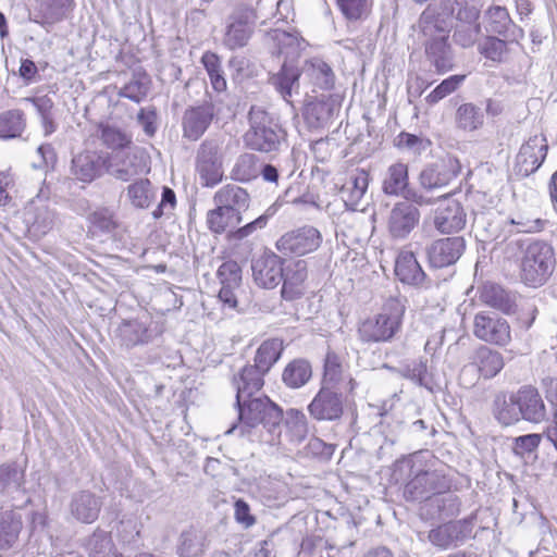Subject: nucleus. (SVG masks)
<instances>
[{
    "instance_id": "1",
    "label": "nucleus",
    "mask_w": 557,
    "mask_h": 557,
    "mask_svg": "<svg viewBox=\"0 0 557 557\" xmlns=\"http://www.w3.org/2000/svg\"><path fill=\"white\" fill-rule=\"evenodd\" d=\"M435 458L428 450L416 451L395 462V472L406 480L403 495L407 502H423L436 492L448 487L438 469H433Z\"/></svg>"
},
{
    "instance_id": "2",
    "label": "nucleus",
    "mask_w": 557,
    "mask_h": 557,
    "mask_svg": "<svg viewBox=\"0 0 557 557\" xmlns=\"http://www.w3.org/2000/svg\"><path fill=\"white\" fill-rule=\"evenodd\" d=\"M236 388V408L238 411V424H233L226 434L239 430L240 435L249 434L252 429L262 424L270 434H281L283 410L267 396L253 395L260 389H247L242 392L243 382L233 380Z\"/></svg>"
},
{
    "instance_id": "3",
    "label": "nucleus",
    "mask_w": 557,
    "mask_h": 557,
    "mask_svg": "<svg viewBox=\"0 0 557 557\" xmlns=\"http://www.w3.org/2000/svg\"><path fill=\"white\" fill-rule=\"evenodd\" d=\"M507 248L521 252L519 259V277L528 287L537 288L545 285L556 268L554 247L542 239L512 240Z\"/></svg>"
},
{
    "instance_id": "4",
    "label": "nucleus",
    "mask_w": 557,
    "mask_h": 557,
    "mask_svg": "<svg viewBox=\"0 0 557 557\" xmlns=\"http://www.w3.org/2000/svg\"><path fill=\"white\" fill-rule=\"evenodd\" d=\"M494 416L505 425H513L520 420L539 424L547 419V409L539 389L532 385H523L511 393L506 399L495 400Z\"/></svg>"
},
{
    "instance_id": "5",
    "label": "nucleus",
    "mask_w": 557,
    "mask_h": 557,
    "mask_svg": "<svg viewBox=\"0 0 557 557\" xmlns=\"http://www.w3.org/2000/svg\"><path fill=\"white\" fill-rule=\"evenodd\" d=\"M249 128L244 135L245 146L262 153H277L286 146V132L278 120L261 106H251Z\"/></svg>"
},
{
    "instance_id": "6",
    "label": "nucleus",
    "mask_w": 557,
    "mask_h": 557,
    "mask_svg": "<svg viewBox=\"0 0 557 557\" xmlns=\"http://www.w3.org/2000/svg\"><path fill=\"white\" fill-rule=\"evenodd\" d=\"M407 302V297L400 294L389 296L379 314L360 324L358 329L360 339L364 343H381L393 339L401 329Z\"/></svg>"
},
{
    "instance_id": "7",
    "label": "nucleus",
    "mask_w": 557,
    "mask_h": 557,
    "mask_svg": "<svg viewBox=\"0 0 557 557\" xmlns=\"http://www.w3.org/2000/svg\"><path fill=\"white\" fill-rule=\"evenodd\" d=\"M284 350L283 341L278 338H269L264 341L257 349L255 363L245 366L233 380L243 382V391L261 389L264 385L263 376L278 361Z\"/></svg>"
},
{
    "instance_id": "8",
    "label": "nucleus",
    "mask_w": 557,
    "mask_h": 557,
    "mask_svg": "<svg viewBox=\"0 0 557 557\" xmlns=\"http://www.w3.org/2000/svg\"><path fill=\"white\" fill-rule=\"evenodd\" d=\"M207 213V226L214 234H223L226 231H232V237L235 239H244L250 236L257 230L265 227L269 215L261 214L242 227H237L243 221L244 216L236 215L232 211L222 208L220 205Z\"/></svg>"
},
{
    "instance_id": "9",
    "label": "nucleus",
    "mask_w": 557,
    "mask_h": 557,
    "mask_svg": "<svg viewBox=\"0 0 557 557\" xmlns=\"http://www.w3.org/2000/svg\"><path fill=\"white\" fill-rule=\"evenodd\" d=\"M221 143L213 138L203 140L196 154V172L202 187L212 188L222 182Z\"/></svg>"
},
{
    "instance_id": "10",
    "label": "nucleus",
    "mask_w": 557,
    "mask_h": 557,
    "mask_svg": "<svg viewBox=\"0 0 557 557\" xmlns=\"http://www.w3.org/2000/svg\"><path fill=\"white\" fill-rule=\"evenodd\" d=\"M256 24L252 9L239 5L228 16L223 36V45L235 50L245 47L251 38Z\"/></svg>"
},
{
    "instance_id": "11",
    "label": "nucleus",
    "mask_w": 557,
    "mask_h": 557,
    "mask_svg": "<svg viewBox=\"0 0 557 557\" xmlns=\"http://www.w3.org/2000/svg\"><path fill=\"white\" fill-rule=\"evenodd\" d=\"M382 191L387 196L404 197L420 206L431 205L430 198L409 187L408 166L403 162L391 164L383 174Z\"/></svg>"
},
{
    "instance_id": "12",
    "label": "nucleus",
    "mask_w": 557,
    "mask_h": 557,
    "mask_svg": "<svg viewBox=\"0 0 557 557\" xmlns=\"http://www.w3.org/2000/svg\"><path fill=\"white\" fill-rule=\"evenodd\" d=\"M322 244V234L312 225H304L283 234L276 242L284 256H305L315 251Z\"/></svg>"
},
{
    "instance_id": "13",
    "label": "nucleus",
    "mask_w": 557,
    "mask_h": 557,
    "mask_svg": "<svg viewBox=\"0 0 557 557\" xmlns=\"http://www.w3.org/2000/svg\"><path fill=\"white\" fill-rule=\"evenodd\" d=\"M311 419L318 422H338L344 414V395L331 386L321 385L307 406Z\"/></svg>"
},
{
    "instance_id": "14",
    "label": "nucleus",
    "mask_w": 557,
    "mask_h": 557,
    "mask_svg": "<svg viewBox=\"0 0 557 557\" xmlns=\"http://www.w3.org/2000/svg\"><path fill=\"white\" fill-rule=\"evenodd\" d=\"M109 152L84 150L73 156L71 176L81 183L90 184L107 174Z\"/></svg>"
},
{
    "instance_id": "15",
    "label": "nucleus",
    "mask_w": 557,
    "mask_h": 557,
    "mask_svg": "<svg viewBox=\"0 0 557 557\" xmlns=\"http://www.w3.org/2000/svg\"><path fill=\"white\" fill-rule=\"evenodd\" d=\"M419 206L411 200L404 199L392 207L387 216V231L393 239H406L419 225L421 218Z\"/></svg>"
},
{
    "instance_id": "16",
    "label": "nucleus",
    "mask_w": 557,
    "mask_h": 557,
    "mask_svg": "<svg viewBox=\"0 0 557 557\" xmlns=\"http://www.w3.org/2000/svg\"><path fill=\"white\" fill-rule=\"evenodd\" d=\"M473 334L483 342L498 346H506L511 341L508 321L495 312L476 313L473 320Z\"/></svg>"
},
{
    "instance_id": "17",
    "label": "nucleus",
    "mask_w": 557,
    "mask_h": 557,
    "mask_svg": "<svg viewBox=\"0 0 557 557\" xmlns=\"http://www.w3.org/2000/svg\"><path fill=\"white\" fill-rule=\"evenodd\" d=\"M473 520V517H469L443 523L429 531L428 540L441 549L457 547L471 536Z\"/></svg>"
},
{
    "instance_id": "18",
    "label": "nucleus",
    "mask_w": 557,
    "mask_h": 557,
    "mask_svg": "<svg viewBox=\"0 0 557 557\" xmlns=\"http://www.w3.org/2000/svg\"><path fill=\"white\" fill-rule=\"evenodd\" d=\"M461 171L457 158L447 156L434 163L426 165L419 175L420 186L429 191L447 186Z\"/></svg>"
},
{
    "instance_id": "19",
    "label": "nucleus",
    "mask_w": 557,
    "mask_h": 557,
    "mask_svg": "<svg viewBox=\"0 0 557 557\" xmlns=\"http://www.w3.org/2000/svg\"><path fill=\"white\" fill-rule=\"evenodd\" d=\"M215 114L211 100L188 107L182 116L183 137L191 141L198 140L207 132Z\"/></svg>"
},
{
    "instance_id": "20",
    "label": "nucleus",
    "mask_w": 557,
    "mask_h": 557,
    "mask_svg": "<svg viewBox=\"0 0 557 557\" xmlns=\"http://www.w3.org/2000/svg\"><path fill=\"white\" fill-rule=\"evenodd\" d=\"M465 249L466 240L463 237H444L431 242L425 247V255L431 268L442 269L455 264Z\"/></svg>"
},
{
    "instance_id": "21",
    "label": "nucleus",
    "mask_w": 557,
    "mask_h": 557,
    "mask_svg": "<svg viewBox=\"0 0 557 557\" xmlns=\"http://www.w3.org/2000/svg\"><path fill=\"white\" fill-rule=\"evenodd\" d=\"M394 273L400 283L417 289H429L433 285V281L424 272L411 250H401L397 255Z\"/></svg>"
},
{
    "instance_id": "22",
    "label": "nucleus",
    "mask_w": 557,
    "mask_h": 557,
    "mask_svg": "<svg viewBox=\"0 0 557 557\" xmlns=\"http://www.w3.org/2000/svg\"><path fill=\"white\" fill-rule=\"evenodd\" d=\"M251 271L253 281L258 286L274 288L283 280V260L272 251H264L251 261Z\"/></svg>"
},
{
    "instance_id": "23",
    "label": "nucleus",
    "mask_w": 557,
    "mask_h": 557,
    "mask_svg": "<svg viewBox=\"0 0 557 557\" xmlns=\"http://www.w3.org/2000/svg\"><path fill=\"white\" fill-rule=\"evenodd\" d=\"M548 152L547 138L544 134L531 136L517 154L519 173L529 176L536 172L546 159Z\"/></svg>"
},
{
    "instance_id": "24",
    "label": "nucleus",
    "mask_w": 557,
    "mask_h": 557,
    "mask_svg": "<svg viewBox=\"0 0 557 557\" xmlns=\"http://www.w3.org/2000/svg\"><path fill=\"white\" fill-rule=\"evenodd\" d=\"M107 173L122 182H128L145 170L144 158L136 152L109 153Z\"/></svg>"
},
{
    "instance_id": "25",
    "label": "nucleus",
    "mask_w": 557,
    "mask_h": 557,
    "mask_svg": "<svg viewBox=\"0 0 557 557\" xmlns=\"http://www.w3.org/2000/svg\"><path fill=\"white\" fill-rule=\"evenodd\" d=\"M75 0H35V23L50 27L67 18L74 10Z\"/></svg>"
},
{
    "instance_id": "26",
    "label": "nucleus",
    "mask_w": 557,
    "mask_h": 557,
    "mask_svg": "<svg viewBox=\"0 0 557 557\" xmlns=\"http://www.w3.org/2000/svg\"><path fill=\"white\" fill-rule=\"evenodd\" d=\"M423 45L425 59L436 73L444 74L454 67V57L448 44V35L424 39Z\"/></svg>"
},
{
    "instance_id": "27",
    "label": "nucleus",
    "mask_w": 557,
    "mask_h": 557,
    "mask_svg": "<svg viewBox=\"0 0 557 557\" xmlns=\"http://www.w3.org/2000/svg\"><path fill=\"white\" fill-rule=\"evenodd\" d=\"M24 222L29 232L37 236L46 235L55 223V212L41 199L33 200L24 211Z\"/></svg>"
},
{
    "instance_id": "28",
    "label": "nucleus",
    "mask_w": 557,
    "mask_h": 557,
    "mask_svg": "<svg viewBox=\"0 0 557 557\" xmlns=\"http://www.w3.org/2000/svg\"><path fill=\"white\" fill-rule=\"evenodd\" d=\"M460 499L455 494L436 492L426 503H422L420 515L423 519H446L458 515Z\"/></svg>"
},
{
    "instance_id": "29",
    "label": "nucleus",
    "mask_w": 557,
    "mask_h": 557,
    "mask_svg": "<svg viewBox=\"0 0 557 557\" xmlns=\"http://www.w3.org/2000/svg\"><path fill=\"white\" fill-rule=\"evenodd\" d=\"M308 276V263L299 259L290 262L284 268L282 297L285 300H295L300 298L305 292V281Z\"/></svg>"
},
{
    "instance_id": "30",
    "label": "nucleus",
    "mask_w": 557,
    "mask_h": 557,
    "mask_svg": "<svg viewBox=\"0 0 557 557\" xmlns=\"http://www.w3.org/2000/svg\"><path fill=\"white\" fill-rule=\"evenodd\" d=\"M370 183V174L364 169H355L349 172L346 182L341 188V197L350 210H356L364 195Z\"/></svg>"
},
{
    "instance_id": "31",
    "label": "nucleus",
    "mask_w": 557,
    "mask_h": 557,
    "mask_svg": "<svg viewBox=\"0 0 557 557\" xmlns=\"http://www.w3.org/2000/svg\"><path fill=\"white\" fill-rule=\"evenodd\" d=\"M433 223L441 233L458 232L466 225V212L460 202L448 200L436 209Z\"/></svg>"
},
{
    "instance_id": "32",
    "label": "nucleus",
    "mask_w": 557,
    "mask_h": 557,
    "mask_svg": "<svg viewBox=\"0 0 557 557\" xmlns=\"http://www.w3.org/2000/svg\"><path fill=\"white\" fill-rule=\"evenodd\" d=\"M210 541L206 530L189 527L182 531L176 543L178 557H203L209 548Z\"/></svg>"
},
{
    "instance_id": "33",
    "label": "nucleus",
    "mask_w": 557,
    "mask_h": 557,
    "mask_svg": "<svg viewBox=\"0 0 557 557\" xmlns=\"http://www.w3.org/2000/svg\"><path fill=\"white\" fill-rule=\"evenodd\" d=\"M451 21L444 14V9L438 12L437 7L428 5L421 13L417 28L425 38L431 39L441 35H448Z\"/></svg>"
},
{
    "instance_id": "34",
    "label": "nucleus",
    "mask_w": 557,
    "mask_h": 557,
    "mask_svg": "<svg viewBox=\"0 0 557 557\" xmlns=\"http://www.w3.org/2000/svg\"><path fill=\"white\" fill-rule=\"evenodd\" d=\"M102 502L100 497L89 491H81L73 494L70 510L76 520L83 523H92L97 520Z\"/></svg>"
},
{
    "instance_id": "35",
    "label": "nucleus",
    "mask_w": 557,
    "mask_h": 557,
    "mask_svg": "<svg viewBox=\"0 0 557 557\" xmlns=\"http://www.w3.org/2000/svg\"><path fill=\"white\" fill-rule=\"evenodd\" d=\"M336 111H338L336 102L323 97L306 104L304 117L309 128L319 129L332 122Z\"/></svg>"
},
{
    "instance_id": "36",
    "label": "nucleus",
    "mask_w": 557,
    "mask_h": 557,
    "mask_svg": "<svg viewBox=\"0 0 557 557\" xmlns=\"http://www.w3.org/2000/svg\"><path fill=\"white\" fill-rule=\"evenodd\" d=\"M213 202L232 211L236 215L243 216L249 209L250 196L243 187L235 184H227L214 194Z\"/></svg>"
},
{
    "instance_id": "37",
    "label": "nucleus",
    "mask_w": 557,
    "mask_h": 557,
    "mask_svg": "<svg viewBox=\"0 0 557 557\" xmlns=\"http://www.w3.org/2000/svg\"><path fill=\"white\" fill-rule=\"evenodd\" d=\"M481 300L506 314L516 312L517 295L496 283H485L480 293Z\"/></svg>"
},
{
    "instance_id": "38",
    "label": "nucleus",
    "mask_w": 557,
    "mask_h": 557,
    "mask_svg": "<svg viewBox=\"0 0 557 557\" xmlns=\"http://www.w3.org/2000/svg\"><path fill=\"white\" fill-rule=\"evenodd\" d=\"M300 71L293 64L283 63L280 71L270 77V84L287 102H293V97L299 94Z\"/></svg>"
},
{
    "instance_id": "39",
    "label": "nucleus",
    "mask_w": 557,
    "mask_h": 557,
    "mask_svg": "<svg viewBox=\"0 0 557 557\" xmlns=\"http://www.w3.org/2000/svg\"><path fill=\"white\" fill-rule=\"evenodd\" d=\"M471 366L475 367L484 379H492L502 371L505 362L499 351L487 346H481L475 350Z\"/></svg>"
},
{
    "instance_id": "40",
    "label": "nucleus",
    "mask_w": 557,
    "mask_h": 557,
    "mask_svg": "<svg viewBox=\"0 0 557 557\" xmlns=\"http://www.w3.org/2000/svg\"><path fill=\"white\" fill-rule=\"evenodd\" d=\"M312 377V367L309 360L296 358L289 361L282 372L283 384L290 389L304 387Z\"/></svg>"
},
{
    "instance_id": "41",
    "label": "nucleus",
    "mask_w": 557,
    "mask_h": 557,
    "mask_svg": "<svg viewBox=\"0 0 557 557\" xmlns=\"http://www.w3.org/2000/svg\"><path fill=\"white\" fill-rule=\"evenodd\" d=\"M304 74L310 83L322 90H330L335 84V74L330 64L320 58H313L305 63Z\"/></svg>"
},
{
    "instance_id": "42",
    "label": "nucleus",
    "mask_w": 557,
    "mask_h": 557,
    "mask_svg": "<svg viewBox=\"0 0 557 557\" xmlns=\"http://www.w3.org/2000/svg\"><path fill=\"white\" fill-rule=\"evenodd\" d=\"M440 8L450 21L455 17L468 24L475 22L480 14L479 0H442Z\"/></svg>"
},
{
    "instance_id": "43",
    "label": "nucleus",
    "mask_w": 557,
    "mask_h": 557,
    "mask_svg": "<svg viewBox=\"0 0 557 557\" xmlns=\"http://www.w3.org/2000/svg\"><path fill=\"white\" fill-rule=\"evenodd\" d=\"M485 114L482 108L473 102L460 104L455 113V124L463 132H475L483 127Z\"/></svg>"
},
{
    "instance_id": "44",
    "label": "nucleus",
    "mask_w": 557,
    "mask_h": 557,
    "mask_svg": "<svg viewBox=\"0 0 557 557\" xmlns=\"http://www.w3.org/2000/svg\"><path fill=\"white\" fill-rule=\"evenodd\" d=\"M285 436L293 444L302 443L310 433L307 416L299 409L290 408L286 411Z\"/></svg>"
},
{
    "instance_id": "45",
    "label": "nucleus",
    "mask_w": 557,
    "mask_h": 557,
    "mask_svg": "<svg viewBox=\"0 0 557 557\" xmlns=\"http://www.w3.org/2000/svg\"><path fill=\"white\" fill-rule=\"evenodd\" d=\"M120 344L126 348L150 342L147 326L138 320L123 321L116 330Z\"/></svg>"
},
{
    "instance_id": "46",
    "label": "nucleus",
    "mask_w": 557,
    "mask_h": 557,
    "mask_svg": "<svg viewBox=\"0 0 557 557\" xmlns=\"http://www.w3.org/2000/svg\"><path fill=\"white\" fill-rule=\"evenodd\" d=\"M25 483V471L16 462L0 465V494L12 495L20 492Z\"/></svg>"
},
{
    "instance_id": "47",
    "label": "nucleus",
    "mask_w": 557,
    "mask_h": 557,
    "mask_svg": "<svg viewBox=\"0 0 557 557\" xmlns=\"http://www.w3.org/2000/svg\"><path fill=\"white\" fill-rule=\"evenodd\" d=\"M127 198L137 209H147L157 198V189L148 178H139L127 187Z\"/></svg>"
},
{
    "instance_id": "48",
    "label": "nucleus",
    "mask_w": 557,
    "mask_h": 557,
    "mask_svg": "<svg viewBox=\"0 0 557 557\" xmlns=\"http://www.w3.org/2000/svg\"><path fill=\"white\" fill-rule=\"evenodd\" d=\"M22 529L21 517L12 510L0 513V549H9Z\"/></svg>"
},
{
    "instance_id": "49",
    "label": "nucleus",
    "mask_w": 557,
    "mask_h": 557,
    "mask_svg": "<svg viewBox=\"0 0 557 557\" xmlns=\"http://www.w3.org/2000/svg\"><path fill=\"white\" fill-rule=\"evenodd\" d=\"M542 435L531 433L512 438L511 450L524 463H532L537 459V449Z\"/></svg>"
},
{
    "instance_id": "50",
    "label": "nucleus",
    "mask_w": 557,
    "mask_h": 557,
    "mask_svg": "<svg viewBox=\"0 0 557 557\" xmlns=\"http://www.w3.org/2000/svg\"><path fill=\"white\" fill-rule=\"evenodd\" d=\"M25 126V114L22 110L12 109L0 113V138L12 139L20 137Z\"/></svg>"
},
{
    "instance_id": "51",
    "label": "nucleus",
    "mask_w": 557,
    "mask_h": 557,
    "mask_svg": "<svg viewBox=\"0 0 557 557\" xmlns=\"http://www.w3.org/2000/svg\"><path fill=\"white\" fill-rule=\"evenodd\" d=\"M398 373L404 379L410 380L414 384L432 391L433 377L432 374H430L428 371L426 359L414 360L411 363L401 367L398 370Z\"/></svg>"
},
{
    "instance_id": "52",
    "label": "nucleus",
    "mask_w": 557,
    "mask_h": 557,
    "mask_svg": "<svg viewBox=\"0 0 557 557\" xmlns=\"http://www.w3.org/2000/svg\"><path fill=\"white\" fill-rule=\"evenodd\" d=\"M345 368L342 358L333 350H327L323 362L321 385L334 387L344 379Z\"/></svg>"
},
{
    "instance_id": "53",
    "label": "nucleus",
    "mask_w": 557,
    "mask_h": 557,
    "mask_svg": "<svg viewBox=\"0 0 557 557\" xmlns=\"http://www.w3.org/2000/svg\"><path fill=\"white\" fill-rule=\"evenodd\" d=\"M258 157L253 153L240 154L233 169L232 178L238 182H249L259 175V163Z\"/></svg>"
},
{
    "instance_id": "54",
    "label": "nucleus",
    "mask_w": 557,
    "mask_h": 557,
    "mask_svg": "<svg viewBox=\"0 0 557 557\" xmlns=\"http://www.w3.org/2000/svg\"><path fill=\"white\" fill-rule=\"evenodd\" d=\"M99 138L107 148L112 150H122L132 143L129 136L111 125H100Z\"/></svg>"
},
{
    "instance_id": "55",
    "label": "nucleus",
    "mask_w": 557,
    "mask_h": 557,
    "mask_svg": "<svg viewBox=\"0 0 557 557\" xmlns=\"http://www.w3.org/2000/svg\"><path fill=\"white\" fill-rule=\"evenodd\" d=\"M201 61L207 70L212 87L216 91H222L226 88V81L222 75L221 61L218 54L213 52L203 53Z\"/></svg>"
},
{
    "instance_id": "56",
    "label": "nucleus",
    "mask_w": 557,
    "mask_h": 557,
    "mask_svg": "<svg viewBox=\"0 0 557 557\" xmlns=\"http://www.w3.org/2000/svg\"><path fill=\"white\" fill-rule=\"evenodd\" d=\"M487 24L486 30L490 33H494L497 35H503L508 32V26H510L511 18L506 8L504 7H493L490 8L486 12Z\"/></svg>"
},
{
    "instance_id": "57",
    "label": "nucleus",
    "mask_w": 557,
    "mask_h": 557,
    "mask_svg": "<svg viewBox=\"0 0 557 557\" xmlns=\"http://www.w3.org/2000/svg\"><path fill=\"white\" fill-rule=\"evenodd\" d=\"M481 54L492 61L502 62L508 53L507 42L504 39L490 36L479 46Z\"/></svg>"
},
{
    "instance_id": "58",
    "label": "nucleus",
    "mask_w": 557,
    "mask_h": 557,
    "mask_svg": "<svg viewBox=\"0 0 557 557\" xmlns=\"http://www.w3.org/2000/svg\"><path fill=\"white\" fill-rule=\"evenodd\" d=\"M89 222L95 228L107 234L114 232L119 226L114 212L109 208H99L95 210L89 215Z\"/></svg>"
},
{
    "instance_id": "59",
    "label": "nucleus",
    "mask_w": 557,
    "mask_h": 557,
    "mask_svg": "<svg viewBox=\"0 0 557 557\" xmlns=\"http://www.w3.org/2000/svg\"><path fill=\"white\" fill-rule=\"evenodd\" d=\"M218 277L221 286L240 287L242 269L234 260L224 261L218 269Z\"/></svg>"
},
{
    "instance_id": "60",
    "label": "nucleus",
    "mask_w": 557,
    "mask_h": 557,
    "mask_svg": "<svg viewBox=\"0 0 557 557\" xmlns=\"http://www.w3.org/2000/svg\"><path fill=\"white\" fill-rule=\"evenodd\" d=\"M337 4L349 21L363 20L370 13V3L368 0H337Z\"/></svg>"
},
{
    "instance_id": "61",
    "label": "nucleus",
    "mask_w": 557,
    "mask_h": 557,
    "mask_svg": "<svg viewBox=\"0 0 557 557\" xmlns=\"http://www.w3.org/2000/svg\"><path fill=\"white\" fill-rule=\"evenodd\" d=\"M465 77V75H451L444 79L426 96V101L430 104L437 103L440 100L454 92L463 82Z\"/></svg>"
},
{
    "instance_id": "62",
    "label": "nucleus",
    "mask_w": 557,
    "mask_h": 557,
    "mask_svg": "<svg viewBox=\"0 0 557 557\" xmlns=\"http://www.w3.org/2000/svg\"><path fill=\"white\" fill-rule=\"evenodd\" d=\"M149 89L148 81L132 79L121 88L119 96L139 103L148 96Z\"/></svg>"
},
{
    "instance_id": "63",
    "label": "nucleus",
    "mask_w": 557,
    "mask_h": 557,
    "mask_svg": "<svg viewBox=\"0 0 557 557\" xmlns=\"http://www.w3.org/2000/svg\"><path fill=\"white\" fill-rule=\"evenodd\" d=\"M395 145L399 149H407L413 153H420L430 146V140L414 134L401 132L395 138Z\"/></svg>"
},
{
    "instance_id": "64",
    "label": "nucleus",
    "mask_w": 557,
    "mask_h": 557,
    "mask_svg": "<svg viewBox=\"0 0 557 557\" xmlns=\"http://www.w3.org/2000/svg\"><path fill=\"white\" fill-rule=\"evenodd\" d=\"M509 223L517 227V233H536L544 228L547 221L539 218L530 219L519 215L517 218L510 219Z\"/></svg>"
}]
</instances>
